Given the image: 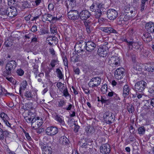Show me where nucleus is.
<instances>
[{
    "instance_id": "1",
    "label": "nucleus",
    "mask_w": 154,
    "mask_h": 154,
    "mask_svg": "<svg viewBox=\"0 0 154 154\" xmlns=\"http://www.w3.org/2000/svg\"><path fill=\"white\" fill-rule=\"evenodd\" d=\"M96 5L97 8H96L97 11L95 14V17L96 18H98L104 14V12H106V9L104 7V4L102 3L97 2Z\"/></svg>"
},
{
    "instance_id": "2",
    "label": "nucleus",
    "mask_w": 154,
    "mask_h": 154,
    "mask_svg": "<svg viewBox=\"0 0 154 154\" xmlns=\"http://www.w3.org/2000/svg\"><path fill=\"white\" fill-rule=\"evenodd\" d=\"M146 83L144 81H139L135 83L134 90L135 92H142L146 88Z\"/></svg>"
},
{
    "instance_id": "3",
    "label": "nucleus",
    "mask_w": 154,
    "mask_h": 154,
    "mask_svg": "<svg viewBox=\"0 0 154 154\" xmlns=\"http://www.w3.org/2000/svg\"><path fill=\"white\" fill-rule=\"evenodd\" d=\"M103 118L105 121L108 124L110 125L115 120V115L113 113L109 111H106L104 114Z\"/></svg>"
},
{
    "instance_id": "4",
    "label": "nucleus",
    "mask_w": 154,
    "mask_h": 154,
    "mask_svg": "<svg viewBox=\"0 0 154 154\" xmlns=\"http://www.w3.org/2000/svg\"><path fill=\"white\" fill-rule=\"evenodd\" d=\"M101 79L98 77H96L92 78L88 84L90 87L92 88L97 87L101 83Z\"/></svg>"
},
{
    "instance_id": "5",
    "label": "nucleus",
    "mask_w": 154,
    "mask_h": 154,
    "mask_svg": "<svg viewBox=\"0 0 154 154\" xmlns=\"http://www.w3.org/2000/svg\"><path fill=\"white\" fill-rule=\"evenodd\" d=\"M68 17L71 20H76L79 17V14L76 10H71L68 12Z\"/></svg>"
},
{
    "instance_id": "6",
    "label": "nucleus",
    "mask_w": 154,
    "mask_h": 154,
    "mask_svg": "<svg viewBox=\"0 0 154 154\" xmlns=\"http://www.w3.org/2000/svg\"><path fill=\"white\" fill-rule=\"evenodd\" d=\"M107 17L110 20H113L118 16V12L113 9H109L106 12Z\"/></svg>"
},
{
    "instance_id": "7",
    "label": "nucleus",
    "mask_w": 154,
    "mask_h": 154,
    "mask_svg": "<svg viewBox=\"0 0 154 154\" xmlns=\"http://www.w3.org/2000/svg\"><path fill=\"white\" fill-rule=\"evenodd\" d=\"M109 63L112 67H116L120 65V59L116 56H112L109 59Z\"/></svg>"
},
{
    "instance_id": "8",
    "label": "nucleus",
    "mask_w": 154,
    "mask_h": 154,
    "mask_svg": "<svg viewBox=\"0 0 154 154\" xmlns=\"http://www.w3.org/2000/svg\"><path fill=\"white\" fill-rule=\"evenodd\" d=\"M125 70L123 68H118L115 72V77L118 79H121L125 75Z\"/></svg>"
},
{
    "instance_id": "9",
    "label": "nucleus",
    "mask_w": 154,
    "mask_h": 154,
    "mask_svg": "<svg viewBox=\"0 0 154 154\" xmlns=\"http://www.w3.org/2000/svg\"><path fill=\"white\" fill-rule=\"evenodd\" d=\"M58 131V129L56 127L51 126L46 128V132L47 135L51 136L56 134Z\"/></svg>"
},
{
    "instance_id": "10",
    "label": "nucleus",
    "mask_w": 154,
    "mask_h": 154,
    "mask_svg": "<svg viewBox=\"0 0 154 154\" xmlns=\"http://www.w3.org/2000/svg\"><path fill=\"white\" fill-rule=\"evenodd\" d=\"M89 11L87 10L82 11L79 14V17L82 20H87L91 16Z\"/></svg>"
},
{
    "instance_id": "11",
    "label": "nucleus",
    "mask_w": 154,
    "mask_h": 154,
    "mask_svg": "<svg viewBox=\"0 0 154 154\" xmlns=\"http://www.w3.org/2000/svg\"><path fill=\"white\" fill-rule=\"evenodd\" d=\"M8 12L7 13V16L9 17H13L16 16L17 14V8L14 7L8 8Z\"/></svg>"
},
{
    "instance_id": "12",
    "label": "nucleus",
    "mask_w": 154,
    "mask_h": 154,
    "mask_svg": "<svg viewBox=\"0 0 154 154\" xmlns=\"http://www.w3.org/2000/svg\"><path fill=\"white\" fill-rule=\"evenodd\" d=\"M100 152L102 153L109 154L110 151V146L107 143L103 144L100 148Z\"/></svg>"
},
{
    "instance_id": "13",
    "label": "nucleus",
    "mask_w": 154,
    "mask_h": 154,
    "mask_svg": "<svg viewBox=\"0 0 154 154\" xmlns=\"http://www.w3.org/2000/svg\"><path fill=\"white\" fill-rule=\"evenodd\" d=\"M17 66V63L14 60L8 62L6 65L5 68L8 69L11 71L14 70Z\"/></svg>"
},
{
    "instance_id": "14",
    "label": "nucleus",
    "mask_w": 154,
    "mask_h": 154,
    "mask_svg": "<svg viewBox=\"0 0 154 154\" xmlns=\"http://www.w3.org/2000/svg\"><path fill=\"white\" fill-rule=\"evenodd\" d=\"M131 90V88L127 85H126L123 86L122 95L125 99L127 98L128 95L131 93L130 92Z\"/></svg>"
},
{
    "instance_id": "15",
    "label": "nucleus",
    "mask_w": 154,
    "mask_h": 154,
    "mask_svg": "<svg viewBox=\"0 0 154 154\" xmlns=\"http://www.w3.org/2000/svg\"><path fill=\"white\" fill-rule=\"evenodd\" d=\"M46 41L48 42V44L52 45L54 44L56 45L58 43V38L55 36H49L46 38Z\"/></svg>"
},
{
    "instance_id": "16",
    "label": "nucleus",
    "mask_w": 154,
    "mask_h": 154,
    "mask_svg": "<svg viewBox=\"0 0 154 154\" xmlns=\"http://www.w3.org/2000/svg\"><path fill=\"white\" fill-rule=\"evenodd\" d=\"M86 50L88 51H91L96 47V44L92 41L86 42Z\"/></svg>"
},
{
    "instance_id": "17",
    "label": "nucleus",
    "mask_w": 154,
    "mask_h": 154,
    "mask_svg": "<svg viewBox=\"0 0 154 154\" xmlns=\"http://www.w3.org/2000/svg\"><path fill=\"white\" fill-rule=\"evenodd\" d=\"M98 53L100 56L104 57L106 56L107 51L106 50V47L105 46L100 47L98 49Z\"/></svg>"
},
{
    "instance_id": "18",
    "label": "nucleus",
    "mask_w": 154,
    "mask_h": 154,
    "mask_svg": "<svg viewBox=\"0 0 154 154\" xmlns=\"http://www.w3.org/2000/svg\"><path fill=\"white\" fill-rule=\"evenodd\" d=\"M54 119L60 125L64 126L65 125L63 117L57 113L54 116Z\"/></svg>"
},
{
    "instance_id": "19",
    "label": "nucleus",
    "mask_w": 154,
    "mask_h": 154,
    "mask_svg": "<svg viewBox=\"0 0 154 154\" xmlns=\"http://www.w3.org/2000/svg\"><path fill=\"white\" fill-rule=\"evenodd\" d=\"M101 30L104 32L110 34L111 33H117V31L112 27H106L102 28Z\"/></svg>"
},
{
    "instance_id": "20",
    "label": "nucleus",
    "mask_w": 154,
    "mask_h": 154,
    "mask_svg": "<svg viewBox=\"0 0 154 154\" xmlns=\"http://www.w3.org/2000/svg\"><path fill=\"white\" fill-rule=\"evenodd\" d=\"M145 28L148 32L154 33V23L150 22L147 23Z\"/></svg>"
},
{
    "instance_id": "21",
    "label": "nucleus",
    "mask_w": 154,
    "mask_h": 154,
    "mask_svg": "<svg viewBox=\"0 0 154 154\" xmlns=\"http://www.w3.org/2000/svg\"><path fill=\"white\" fill-rule=\"evenodd\" d=\"M9 7H7L6 6H0V15L2 16H7V13L8 12Z\"/></svg>"
},
{
    "instance_id": "22",
    "label": "nucleus",
    "mask_w": 154,
    "mask_h": 154,
    "mask_svg": "<svg viewBox=\"0 0 154 154\" xmlns=\"http://www.w3.org/2000/svg\"><path fill=\"white\" fill-rule=\"evenodd\" d=\"M77 46H78L81 51H83L85 49H86V42L82 40L79 41L77 43Z\"/></svg>"
},
{
    "instance_id": "23",
    "label": "nucleus",
    "mask_w": 154,
    "mask_h": 154,
    "mask_svg": "<svg viewBox=\"0 0 154 154\" xmlns=\"http://www.w3.org/2000/svg\"><path fill=\"white\" fill-rule=\"evenodd\" d=\"M108 96L109 97H113V99L116 100H119L120 98L119 97L118 95L114 92L111 91L108 93Z\"/></svg>"
},
{
    "instance_id": "24",
    "label": "nucleus",
    "mask_w": 154,
    "mask_h": 154,
    "mask_svg": "<svg viewBox=\"0 0 154 154\" xmlns=\"http://www.w3.org/2000/svg\"><path fill=\"white\" fill-rule=\"evenodd\" d=\"M24 96L26 99L27 100H32L33 98V95L32 92L29 91H26L24 93Z\"/></svg>"
},
{
    "instance_id": "25",
    "label": "nucleus",
    "mask_w": 154,
    "mask_h": 154,
    "mask_svg": "<svg viewBox=\"0 0 154 154\" xmlns=\"http://www.w3.org/2000/svg\"><path fill=\"white\" fill-rule=\"evenodd\" d=\"M94 131V128L91 126H88L85 128V131L87 135H90L92 134Z\"/></svg>"
},
{
    "instance_id": "26",
    "label": "nucleus",
    "mask_w": 154,
    "mask_h": 154,
    "mask_svg": "<svg viewBox=\"0 0 154 154\" xmlns=\"http://www.w3.org/2000/svg\"><path fill=\"white\" fill-rule=\"evenodd\" d=\"M42 154H51L52 149L51 148L48 146H47L42 150Z\"/></svg>"
},
{
    "instance_id": "27",
    "label": "nucleus",
    "mask_w": 154,
    "mask_h": 154,
    "mask_svg": "<svg viewBox=\"0 0 154 154\" xmlns=\"http://www.w3.org/2000/svg\"><path fill=\"white\" fill-rule=\"evenodd\" d=\"M141 45L139 44L138 42H128V46H131L133 48L136 49H139Z\"/></svg>"
},
{
    "instance_id": "28",
    "label": "nucleus",
    "mask_w": 154,
    "mask_h": 154,
    "mask_svg": "<svg viewBox=\"0 0 154 154\" xmlns=\"http://www.w3.org/2000/svg\"><path fill=\"white\" fill-rule=\"evenodd\" d=\"M27 84L26 81H23L20 85L19 88V93L20 95L21 96L22 91H24L26 88Z\"/></svg>"
},
{
    "instance_id": "29",
    "label": "nucleus",
    "mask_w": 154,
    "mask_h": 154,
    "mask_svg": "<svg viewBox=\"0 0 154 154\" xmlns=\"http://www.w3.org/2000/svg\"><path fill=\"white\" fill-rule=\"evenodd\" d=\"M133 96L134 97H137L138 99H143L144 97V94L142 92H136V94H133Z\"/></svg>"
},
{
    "instance_id": "30",
    "label": "nucleus",
    "mask_w": 154,
    "mask_h": 154,
    "mask_svg": "<svg viewBox=\"0 0 154 154\" xmlns=\"http://www.w3.org/2000/svg\"><path fill=\"white\" fill-rule=\"evenodd\" d=\"M68 2L67 3L68 8H73L75 6L76 1L75 0H68Z\"/></svg>"
},
{
    "instance_id": "31",
    "label": "nucleus",
    "mask_w": 154,
    "mask_h": 154,
    "mask_svg": "<svg viewBox=\"0 0 154 154\" xmlns=\"http://www.w3.org/2000/svg\"><path fill=\"white\" fill-rule=\"evenodd\" d=\"M8 135L7 132L5 131H3L0 128V140H3L5 137L7 136Z\"/></svg>"
},
{
    "instance_id": "32",
    "label": "nucleus",
    "mask_w": 154,
    "mask_h": 154,
    "mask_svg": "<svg viewBox=\"0 0 154 154\" xmlns=\"http://www.w3.org/2000/svg\"><path fill=\"white\" fill-rule=\"evenodd\" d=\"M42 124V122L41 121L40 122L39 120L37 121L35 123L33 124L32 127L33 129H36L39 128Z\"/></svg>"
},
{
    "instance_id": "33",
    "label": "nucleus",
    "mask_w": 154,
    "mask_h": 154,
    "mask_svg": "<svg viewBox=\"0 0 154 154\" xmlns=\"http://www.w3.org/2000/svg\"><path fill=\"white\" fill-rule=\"evenodd\" d=\"M59 140L60 143L64 145L67 143L69 141L68 139L64 136L61 137L60 138Z\"/></svg>"
},
{
    "instance_id": "34",
    "label": "nucleus",
    "mask_w": 154,
    "mask_h": 154,
    "mask_svg": "<svg viewBox=\"0 0 154 154\" xmlns=\"http://www.w3.org/2000/svg\"><path fill=\"white\" fill-rule=\"evenodd\" d=\"M11 71L8 69L5 68V70L2 72V75L6 78L11 75Z\"/></svg>"
},
{
    "instance_id": "35",
    "label": "nucleus",
    "mask_w": 154,
    "mask_h": 154,
    "mask_svg": "<svg viewBox=\"0 0 154 154\" xmlns=\"http://www.w3.org/2000/svg\"><path fill=\"white\" fill-rule=\"evenodd\" d=\"M33 104L32 102H28L27 103L25 104V107L23 106V107L25 109H33L34 108L33 107Z\"/></svg>"
},
{
    "instance_id": "36",
    "label": "nucleus",
    "mask_w": 154,
    "mask_h": 154,
    "mask_svg": "<svg viewBox=\"0 0 154 154\" xmlns=\"http://www.w3.org/2000/svg\"><path fill=\"white\" fill-rule=\"evenodd\" d=\"M138 134L140 136L144 134L146 131L145 128L144 126H140L137 129Z\"/></svg>"
},
{
    "instance_id": "37",
    "label": "nucleus",
    "mask_w": 154,
    "mask_h": 154,
    "mask_svg": "<svg viewBox=\"0 0 154 154\" xmlns=\"http://www.w3.org/2000/svg\"><path fill=\"white\" fill-rule=\"evenodd\" d=\"M142 64L139 63H135L134 65V69L140 71L142 70Z\"/></svg>"
},
{
    "instance_id": "38",
    "label": "nucleus",
    "mask_w": 154,
    "mask_h": 154,
    "mask_svg": "<svg viewBox=\"0 0 154 154\" xmlns=\"http://www.w3.org/2000/svg\"><path fill=\"white\" fill-rule=\"evenodd\" d=\"M0 116L3 121L4 122L9 119V118L7 115L4 112L1 113L0 114Z\"/></svg>"
},
{
    "instance_id": "39",
    "label": "nucleus",
    "mask_w": 154,
    "mask_h": 154,
    "mask_svg": "<svg viewBox=\"0 0 154 154\" xmlns=\"http://www.w3.org/2000/svg\"><path fill=\"white\" fill-rule=\"evenodd\" d=\"M56 72L57 73V76L60 79H62L63 78V74L62 72L59 69H57Z\"/></svg>"
},
{
    "instance_id": "40",
    "label": "nucleus",
    "mask_w": 154,
    "mask_h": 154,
    "mask_svg": "<svg viewBox=\"0 0 154 154\" xmlns=\"http://www.w3.org/2000/svg\"><path fill=\"white\" fill-rule=\"evenodd\" d=\"M151 105V100H146L145 101V104L144 106L145 107V108L149 109L150 108V106Z\"/></svg>"
},
{
    "instance_id": "41",
    "label": "nucleus",
    "mask_w": 154,
    "mask_h": 154,
    "mask_svg": "<svg viewBox=\"0 0 154 154\" xmlns=\"http://www.w3.org/2000/svg\"><path fill=\"white\" fill-rule=\"evenodd\" d=\"M66 104V102L63 99H60L58 102V106L60 107H62L64 106H65Z\"/></svg>"
},
{
    "instance_id": "42",
    "label": "nucleus",
    "mask_w": 154,
    "mask_h": 154,
    "mask_svg": "<svg viewBox=\"0 0 154 154\" xmlns=\"http://www.w3.org/2000/svg\"><path fill=\"white\" fill-rule=\"evenodd\" d=\"M126 55L128 57H131L132 58V61L133 62H135L136 60V55L133 53H130V54H127Z\"/></svg>"
},
{
    "instance_id": "43",
    "label": "nucleus",
    "mask_w": 154,
    "mask_h": 154,
    "mask_svg": "<svg viewBox=\"0 0 154 154\" xmlns=\"http://www.w3.org/2000/svg\"><path fill=\"white\" fill-rule=\"evenodd\" d=\"M107 85L106 84H105L102 86L101 88V91L104 94L107 92Z\"/></svg>"
},
{
    "instance_id": "44",
    "label": "nucleus",
    "mask_w": 154,
    "mask_h": 154,
    "mask_svg": "<svg viewBox=\"0 0 154 154\" xmlns=\"http://www.w3.org/2000/svg\"><path fill=\"white\" fill-rule=\"evenodd\" d=\"M58 62L59 61L57 59L53 60L51 61L50 65L51 66L52 68H54L57 64L58 63Z\"/></svg>"
},
{
    "instance_id": "45",
    "label": "nucleus",
    "mask_w": 154,
    "mask_h": 154,
    "mask_svg": "<svg viewBox=\"0 0 154 154\" xmlns=\"http://www.w3.org/2000/svg\"><path fill=\"white\" fill-rule=\"evenodd\" d=\"M83 23L85 27L88 26H91V22L89 20H84Z\"/></svg>"
},
{
    "instance_id": "46",
    "label": "nucleus",
    "mask_w": 154,
    "mask_h": 154,
    "mask_svg": "<svg viewBox=\"0 0 154 154\" xmlns=\"http://www.w3.org/2000/svg\"><path fill=\"white\" fill-rule=\"evenodd\" d=\"M16 72L18 75L22 76L24 74V72L23 70L20 68H19L17 69Z\"/></svg>"
},
{
    "instance_id": "47",
    "label": "nucleus",
    "mask_w": 154,
    "mask_h": 154,
    "mask_svg": "<svg viewBox=\"0 0 154 154\" xmlns=\"http://www.w3.org/2000/svg\"><path fill=\"white\" fill-rule=\"evenodd\" d=\"M50 31L51 34H55L57 32V29L55 27H50Z\"/></svg>"
},
{
    "instance_id": "48",
    "label": "nucleus",
    "mask_w": 154,
    "mask_h": 154,
    "mask_svg": "<svg viewBox=\"0 0 154 154\" xmlns=\"http://www.w3.org/2000/svg\"><path fill=\"white\" fill-rule=\"evenodd\" d=\"M5 78L10 82L14 84L16 82V80L12 77H8V76Z\"/></svg>"
},
{
    "instance_id": "49",
    "label": "nucleus",
    "mask_w": 154,
    "mask_h": 154,
    "mask_svg": "<svg viewBox=\"0 0 154 154\" xmlns=\"http://www.w3.org/2000/svg\"><path fill=\"white\" fill-rule=\"evenodd\" d=\"M128 110L129 113H132L134 111V109L132 105H130L128 107Z\"/></svg>"
},
{
    "instance_id": "50",
    "label": "nucleus",
    "mask_w": 154,
    "mask_h": 154,
    "mask_svg": "<svg viewBox=\"0 0 154 154\" xmlns=\"http://www.w3.org/2000/svg\"><path fill=\"white\" fill-rule=\"evenodd\" d=\"M39 117H37L36 119L35 118H33L31 121V125L32 126L33 125V124L35 123L38 120H39Z\"/></svg>"
},
{
    "instance_id": "51",
    "label": "nucleus",
    "mask_w": 154,
    "mask_h": 154,
    "mask_svg": "<svg viewBox=\"0 0 154 154\" xmlns=\"http://www.w3.org/2000/svg\"><path fill=\"white\" fill-rule=\"evenodd\" d=\"M63 60L64 63V65L67 66L68 67V61L66 57H63Z\"/></svg>"
},
{
    "instance_id": "52",
    "label": "nucleus",
    "mask_w": 154,
    "mask_h": 154,
    "mask_svg": "<svg viewBox=\"0 0 154 154\" xmlns=\"http://www.w3.org/2000/svg\"><path fill=\"white\" fill-rule=\"evenodd\" d=\"M63 95L65 97H67L68 96H69V94L68 92V90L67 88H66L63 91Z\"/></svg>"
},
{
    "instance_id": "53",
    "label": "nucleus",
    "mask_w": 154,
    "mask_h": 154,
    "mask_svg": "<svg viewBox=\"0 0 154 154\" xmlns=\"http://www.w3.org/2000/svg\"><path fill=\"white\" fill-rule=\"evenodd\" d=\"M42 1V0H36L32 2V4H35V5L36 6L39 5Z\"/></svg>"
},
{
    "instance_id": "54",
    "label": "nucleus",
    "mask_w": 154,
    "mask_h": 154,
    "mask_svg": "<svg viewBox=\"0 0 154 154\" xmlns=\"http://www.w3.org/2000/svg\"><path fill=\"white\" fill-rule=\"evenodd\" d=\"M34 35V34L33 33H29L28 34L25 35L24 37L26 38L29 39L30 38H32L33 36Z\"/></svg>"
},
{
    "instance_id": "55",
    "label": "nucleus",
    "mask_w": 154,
    "mask_h": 154,
    "mask_svg": "<svg viewBox=\"0 0 154 154\" xmlns=\"http://www.w3.org/2000/svg\"><path fill=\"white\" fill-rule=\"evenodd\" d=\"M37 12L39 14L37 16L35 15L33 17V19L32 20H36L37 19H38L39 18L41 14V12L40 11H37Z\"/></svg>"
},
{
    "instance_id": "56",
    "label": "nucleus",
    "mask_w": 154,
    "mask_h": 154,
    "mask_svg": "<svg viewBox=\"0 0 154 154\" xmlns=\"http://www.w3.org/2000/svg\"><path fill=\"white\" fill-rule=\"evenodd\" d=\"M8 3L9 5H12L17 1L16 0H8Z\"/></svg>"
},
{
    "instance_id": "57",
    "label": "nucleus",
    "mask_w": 154,
    "mask_h": 154,
    "mask_svg": "<svg viewBox=\"0 0 154 154\" xmlns=\"http://www.w3.org/2000/svg\"><path fill=\"white\" fill-rule=\"evenodd\" d=\"M47 16L48 19V21H50V22H52L53 20V16H52L50 14H47Z\"/></svg>"
},
{
    "instance_id": "58",
    "label": "nucleus",
    "mask_w": 154,
    "mask_h": 154,
    "mask_svg": "<svg viewBox=\"0 0 154 154\" xmlns=\"http://www.w3.org/2000/svg\"><path fill=\"white\" fill-rule=\"evenodd\" d=\"M148 91L149 92L150 94H152V95H154V86H152L151 88H149Z\"/></svg>"
},
{
    "instance_id": "59",
    "label": "nucleus",
    "mask_w": 154,
    "mask_h": 154,
    "mask_svg": "<svg viewBox=\"0 0 154 154\" xmlns=\"http://www.w3.org/2000/svg\"><path fill=\"white\" fill-rule=\"evenodd\" d=\"M37 42V38H36V35L34 34V35L32 37L31 42Z\"/></svg>"
},
{
    "instance_id": "60",
    "label": "nucleus",
    "mask_w": 154,
    "mask_h": 154,
    "mask_svg": "<svg viewBox=\"0 0 154 154\" xmlns=\"http://www.w3.org/2000/svg\"><path fill=\"white\" fill-rule=\"evenodd\" d=\"M73 70L75 74L77 75H79V74L80 73V70L78 67L74 68Z\"/></svg>"
},
{
    "instance_id": "61",
    "label": "nucleus",
    "mask_w": 154,
    "mask_h": 154,
    "mask_svg": "<svg viewBox=\"0 0 154 154\" xmlns=\"http://www.w3.org/2000/svg\"><path fill=\"white\" fill-rule=\"evenodd\" d=\"M78 57L77 56H73L71 57V60L74 62H76L78 61Z\"/></svg>"
},
{
    "instance_id": "62",
    "label": "nucleus",
    "mask_w": 154,
    "mask_h": 154,
    "mask_svg": "<svg viewBox=\"0 0 154 154\" xmlns=\"http://www.w3.org/2000/svg\"><path fill=\"white\" fill-rule=\"evenodd\" d=\"M150 36H151L150 34L149 33L147 32L144 34V37L143 38L144 40H145Z\"/></svg>"
},
{
    "instance_id": "63",
    "label": "nucleus",
    "mask_w": 154,
    "mask_h": 154,
    "mask_svg": "<svg viewBox=\"0 0 154 154\" xmlns=\"http://www.w3.org/2000/svg\"><path fill=\"white\" fill-rule=\"evenodd\" d=\"M31 30L33 32H35L37 30L36 26H33L31 28Z\"/></svg>"
},
{
    "instance_id": "64",
    "label": "nucleus",
    "mask_w": 154,
    "mask_h": 154,
    "mask_svg": "<svg viewBox=\"0 0 154 154\" xmlns=\"http://www.w3.org/2000/svg\"><path fill=\"white\" fill-rule=\"evenodd\" d=\"M144 69L149 72H151V67L150 66L145 65V66Z\"/></svg>"
}]
</instances>
